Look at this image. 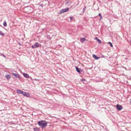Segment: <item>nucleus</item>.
Listing matches in <instances>:
<instances>
[{
    "label": "nucleus",
    "mask_w": 131,
    "mask_h": 131,
    "mask_svg": "<svg viewBox=\"0 0 131 131\" xmlns=\"http://www.w3.org/2000/svg\"><path fill=\"white\" fill-rule=\"evenodd\" d=\"M34 130L35 131H39L40 130L38 128L36 127V128H34Z\"/></svg>",
    "instance_id": "nucleus-14"
},
{
    "label": "nucleus",
    "mask_w": 131,
    "mask_h": 131,
    "mask_svg": "<svg viewBox=\"0 0 131 131\" xmlns=\"http://www.w3.org/2000/svg\"><path fill=\"white\" fill-rule=\"evenodd\" d=\"M40 6H41V7H43V4H41L40 5Z\"/></svg>",
    "instance_id": "nucleus-23"
},
{
    "label": "nucleus",
    "mask_w": 131,
    "mask_h": 131,
    "mask_svg": "<svg viewBox=\"0 0 131 131\" xmlns=\"http://www.w3.org/2000/svg\"><path fill=\"white\" fill-rule=\"evenodd\" d=\"M69 114L70 113V112H69Z\"/></svg>",
    "instance_id": "nucleus-27"
},
{
    "label": "nucleus",
    "mask_w": 131,
    "mask_h": 131,
    "mask_svg": "<svg viewBox=\"0 0 131 131\" xmlns=\"http://www.w3.org/2000/svg\"><path fill=\"white\" fill-rule=\"evenodd\" d=\"M38 125L39 126L41 127L42 129H43L46 127L47 125V123L45 122H44L43 121H39L38 122Z\"/></svg>",
    "instance_id": "nucleus-1"
},
{
    "label": "nucleus",
    "mask_w": 131,
    "mask_h": 131,
    "mask_svg": "<svg viewBox=\"0 0 131 131\" xmlns=\"http://www.w3.org/2000/svg\"><path fill=\"white\" fill-rule=\"evenodd\" d=\"M108 44H110L111 47H113V45L112 43L111 42H108Z\"/></svg>",
    "instance_id": "nucleus-17"
},
{
    "label": "nucleus",
    "mask_w": 131,
    "mask_h": 131,
    "mask_svg": "<svg viewBox=\"0 0 131 131\" xmlns=\"http://www.w3.org/2000/svg\"><path fill=\"white\" fill-rule=\"evenodd\" d=\"M0 35L2 36H5V34L4 33H3L2 31H0Z\"/></svg>",
    "instance_id": "nucleus-15"
},
{
    "label": "nucleus",
    "mask_w": 131,
    "mask_h": 131,
    "mask_svg": "<svg viewBox=\"0 0 131 131\" xmlns=\"http://www.w3.org/2000/svg\"><path fill=\"white\" fill-rule=\"evenodd\" d=\"M75 69L79 73H81V69H79L78 67H75Z\"/></svg>",
    "instance_id": "nucleus-11"
},
{
    "label": "nucleus",
    "mask_w": 131,
    "mask_h": 131,
    "mask_svg": "<svg viewBox=\"0 0 131 131\" xmlns=\"http://www.w3.org/2000/svg\"><path fill=\"white\" fill-rule=\"evenodd\" d=\"M12 74L16 78H18L19 80H21V77L19 75V74L13 73H12Z\"/></svg>",
    "instance_id": "nucleus-5"
},
{
    "label": "nucleus",
    "mask_w": 131,
    "mask_h": 131,
    "mask_svg": "<svg viewBox=\"0 0 131 131\" xmlns=\"http://www.w3.org/2000/svg\"><path fill=\"white\" fill-rule=\"evenodd\" d=\"M81 40L82 41H84L86 40V39L84 38H82L81 39Z\"/></svg>",
    "instance_id": "nucleus-20"
},
{
    "label": "nucleus",
    "mask_w": 131,
    "mask_h": 131,
    "mask_svg": "<svg viewBox=\"0 0 131 131\" xmlns=\"http://www.w3.org/2000/svg\"><path fill=\"white\" fill-rule=\"evenodd\" d=\"M6 78L7 80H9L10 78V76L8 74L6 75Z\"/></svg>",
    "instance_id": "nucleus-13"
},
{
    "label": "nucleus",
    "mask_w": 131,
    "mask_h": 131,
    "mask_svg": "<svg viewBox=\"0 0 131 131\" xmlns=\"http://www.w3.org/2000/svg\"><path fill=\"white\" fill-rule=\"evenodd\" d=\"M69 8L68 7L66 8L60 10L59 12V14H61L63 13L67 12L69 9Z\"/></svg>",
    "instance_id": "nucleus-4"
},
{
    "label": "nucleus",
    "mask_w": 131,
    "mask_h": 131,
    "mask_svg": "<svg viewBox=\"0 0 131 131\" xmlns=\"http://www.w3.org/2000/svg\"><path fill=\"white\" fill-rule=\"evenodd\" d=\"M98 15L100 16V20H101L102 18V16L101 15V13H99V14H98Z\"/></svg>",
    "instance_id": "nucleus-16"
},
{
    "label": "nucleus",
    "mask_w": 131,
    "mask_h": 131,
    "mask_svg": "<svg viewBox=\"0 0 131 131\" xmlns=\"http://www.w3.org/2000/svg\"><path fill=\"white\" fill-rule=\"evenodd\" d=\"M97 41L100 44L102 42L99 39L97 40Z\"/></svg>",
    "instance_id": "nucleus-18"
},
{
    "label": "nucleus",
    "mask_w": 131,
    "mask_h": 131,
    "mask_svg": "<svg viewBox=\"0 0 131 131\" xmlns=\"http://www.w3.org/2000/svg\"><path fill=\"white\" fill-rule=\"evenodd\" d=\"M33 8L29 6L25 7L24 8V11L26 13H31L33 11Z\"/></svg>",
    "instance_id": "nucleus-2"
},
{
    "label": "nucleus",
    "mask_w": 131,
    "mask_h": 131,
    "mask_svg": "<svg viewBox=\"0 0 131 131\" xmlns=\"http://www.w3.org/2000/svg\"><path fill=\"white\" fill-rule=\"evenodd\" d=\"M16 91H17V92L18 93L22 94L23 92V91L22 90H19L18 89Z\"/></svg>",
    "instance_id": "nucleus-12"
},
{
    "label": "nucleus",
    "mask_w": 131,
    "mask_h": 131,
    "mask_svg": "<svg viewBox=\"0 0 131 131\" xmlns=\"http://www.w3.org/2000/svg\"><path fill=\"white\" fill-rule=\"evenodd\" d=\"M95 39H96L97 40H98V39L97 37H96L95 38Z\"/></svg>",
    "instance_id": "nucleus-25"
},
{
    "label": "nucleus",
    "mask_w": 131,
    "mask_h": 131,
    "mask_svg": "<svg viewBox=\"0 0 131 131\" xmlns=\"http://www.w3.org/2000/svg\"><path fill=\"white\" fill-rule=\"evenodd\" d=\"M22 94L24 96L27 97H29L30 96V94L29 93H27L23 91Z\"/></svg>",
    "instance_id": "nucleus-6"
},
{
    "label": "nucleus",
    "mask_w": 131,
    "mask_h": 131,
    "mask_svg": "<svg viewBox=\"0 0 131 131\" xmlns=\"http://www.w3.org/2000/svg\"><path fill=\"white\" fill-rule=\"evenodd\" d=\"M71 3L72 2L71 1H68L66 2L65 4L67 6H69L71 4Z\"/></svg>",
    "instance_id": "nucleus-9"
},
{
    "label": "nucleus",
    "mask_w": 131,
    "mask_h": 131,
    "mask_svg": "<svg viewBox=\"0 0 131 131\" xmlns=\"http://www.w3.org/2000/svg\"><path fill=\"white\" fill-rule=\"evenodd\" d=\"M73 17H70V19L71 20H72L73 19Z\"/></svg>",
    "instance_id": "nucleus-22"
},
{
    "label": "nucleus",
    "mask_w": 131,
    "mask_h": 131,
    "mask_svg": "<svg viewBox=\"0 0 131 131\" xmlns=\"http://www.w3.org/2000/svg\"><path fill=\"white\" fill-rule=\"evenodd\" d=\"M92 57L95 60H98L99 58V57L96 56L94 54L92 55Z\"/></svg>",
    "instance_id": "nucleus-10"
},
{
    "label": "nucleus",
    "mask_w": 131,
    "mask_h": 131,
    "mask_svg": "<svg viewBox=\"0 0 131 131\" xmlns=\"http://www.w3.org/2000/svg\"><path fill=\"white\" fill-rule=\"evenodd\" d=\"M130 102H131V99H130Z\"/></svg>",
    "instance_id": "nucleus-26"
},
{
    "label": "nucleus",
    "mask_w": 131,
    "mask_h": 131,
    "mask_svg": "<svg viewBox=\"0 0 131 131\" xmlns=\"http://www.w3.org/2000/svg\"><path fill=\"white\" fill-rule=\"evenodd\" d=\"M3 26H6L7 25V23L6 22L4 23L3 24Z\"/></svg>",
    "instance_id": "nucleus-19"
},
{
    "label": "nucleus",
    "mask_w": 131,
    "mask_h": 131,
    "mask_svg": "<svg viewBox=\"0 0 131 131\" xmlns=\"http://www.w3.org/2000/svg\"><path fill=\"white\" fill-rule=\"evenodd\" d=\"M41 46V45L38 42H36L33 45L31 46V48H35L40 47Z\"/></svg>",
    "instance_id": "nucleus-3"
},
{
    "label": "nucleus",
    "mask_w": 131,
    "mask_h": 131,
    "mask_svg": "<svg viewBox=\"0 0 131 131\" xmlns=\"http://www.w3.org/2000/svg\"><path fill=\"white\" fill-rule=\"evenodd\" d=\"M81 80L82 81H83H83H85V79H81Z\"/></svg>",
    "instance_id": "nucleus-21"
},
{
    "label": "nucleus",
    "mask_w": 131,
    "mask_h": 131,
    "mask_svg": "<svg viewBox=\"0 0 131 131\" xmlns=\"http://www.w3.org/2000/svg\"><path fill=\"white\" fill-rule=\"evenodd\" d=\"M85 8H84L83 9H84Z\"/></svg>",
    "instance_id": "nucleus-28"
},
{
    "label": "nucleus",
    "mask_w": 131,
    "mask_h": 131,
    "mask_svg": "<svg viewBox=\"0 0 131 131\" xmlns=\"http://www.w3.org/2000/svg\"><path fill=\"white\" fill-rule=\"evenodd\" d=\"M23 75L24 77L27 78H29V75L27 73H23Z\"/></svg>",
    "instance_id": "nucleus-8"
},
{
    "label": "nucleus",
    "mask_w": 131,
    "mask_h": 131,
    "mask_svg": "<svg viewBox=\"0 0 131 131\" xmlns=\"http://www.w3.org/2000/svg\"><path fill=\"white\" fill-rule=\"evenodd\" d=\"M130 42L131 43V40H130Z\"/></svg>",
    "instance_id": "nucleus-29"
},
{
    "label": "nucleus",
    "mask_w": 131,
    "mask_h": 131,
    "mask_svg": "<svg viewBox=\"0 0 131 131\" xmlns=\"http://www.w3.org/2000/svg\"><path fill=\"white\" fill-rule=\"evenodd\" d=\"M2 56H4V57H5H5H5V56L3 54H2Z\"/></svg>",
    "instance_id": "nucleus-24"
},
{
    "label": "nucleus",
    "mask_w": 131,
    "mask_h": 131,
    "mask_svg": "<svg viewBox=\"0 0 131 131\" xmlns=\"http://www.w3.org/2000/svg\"><path fill=\"white\" fill-rule=\"evenodd\" d=\"M117 109L118 111H120L121 110L122 108V106L119 104H117L116 106Z\"/></svg>",
    "instance_id": "nucleus-7"
}]
</instances>
